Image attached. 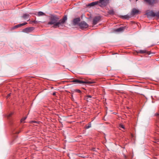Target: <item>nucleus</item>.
<instances>
[{
    "label": "nucleus",
    "mask_w": 159,
    "mask_h": 159,
    "mask_svg": "<svg viewBox=\"0 0 159 159\" xmlns=\"http://www.w3.org/2000/svg\"><path fill=\"white\" fill-rule=\"evenodd\" d=\"M72 81L73 82L75 83L79 84H91L93 83L91 81H83L77 79H74Z\"/></svg>",
    "instance_id": "obj_2"
},
{
    "label": "nucleus",
    "mask_w": 159,
    "mask_h": 159,
    "mask_svg": "<svg viewBox=\"0 0 159 159\" xmlns=\"http://www.w3.org/2000/svg\"><path fill=\"white\" fill-rule=\"evenodd\" d=\"M67 20L66 16H64V17L58 20L59 18L56 16H52L49 18L50 21L48 23V25H53V27L55 28L59 27L60 25L63 26V25Z\"/></svg>",
    "instance_id": "obj_1"
},
{
    "label": "nucleus",
    "mask_w": 159,
    "mask_h": 159,
    "mask_svg": "<svg viewBox=\"0 0 159 159\" xmlns=\"http://www.w3.org/2000/svg\"><path fill=\"white\" fill-rule=\"evenodd\" d=\"M147 51L145 50H140L138 52L140 53H144L146 52Z\"/></svg>",
    "instance_id": "obj_16"
},
{
    "label": "nucleus",
    "mask_w": 159,
    "mask_h": 159,
    "mask_svg": "<svg viewBox=\"0 0 159 159\" xmlns=\"http://www.w3.org/2000/svg\"><path fill=\"white\" fill-rule=\"evenodd\" d=\"M80 28L82 29H86L88 27L89 25L85 21H82L79 24Z\"/></svg>",
    "instance_id": "obj_5"
},
{
    "label": "nucleus",
    "mask_w": 159,
    "mask_h": 159,
    "mask_svg": "<svg viewBox=\"0 0 159 159\" xmlns=\"http://www.w3.org/2000/svg\"><path fill=\"white\" fill-rule=\"evenodd\" d=\"M91 127V124H89L88 125H86V128L87 129H89Z\"/></svg>",
    "instance_id": "obj_20"
},
{
    "label": "nucleus",
    "mask_w": 159,
    "mask_h": 159,
    "mask_svg": "<svg viewBox=\"0 0 159 159\" xmlns=\"http://www.w3.org/2000/svg\"><path fill=\"white\" fill-rule=\"evenodd\" d=\"M101 17L100 16H95L93 19V24L95 25L97 24L100 20Z\"/></svg>",
    "instance_id": "obj_6"
},
{
    "label": "nucleus",
    "mask_w": 159,
    "mask_h": 159,
    "mask_svg": "<svg viewBox=\"0 0 159 159\" xmlns=\"http://www.w3.org/2000/svg\"><path fill=\"white\" fill-rule=\"evenodd\" d=\"M80 20V17L74 19L73 20V24L74 25H78L79 22Z\"/></svg>",
    "instance_id": "obj_8"
},
{
    "label": "nucleus",
    "mask_w": 159,
    "mask_h": 159,
    "mask_svg": "<svg viewBox=\"0 0 159 159\" xmlns=\"http://www.w3.org/2000/svg\"><path fill=\"white\" fill-rule=\"evenodd\" d=\"M75 91L79 93H80L81 92V91L80 90L78 89H75Z\"/></svg>",
    "instance_id": "obj_19"
},
{
    "label": "nucleus",
    "mask_w": 159,
    "mask_h": 159,
    "mask_svg": "<svg viewBox=\"0 0 159 159\" xmlns=\"http://www.w3.org/2000/svg\"><path fill=\"white\" fill-rule=\"evenodd\" d=\"M26 118V117H24L23 118H22L21 120V122H23Z\"/></svg>",
    "instance_id": "obj_18"
},
{
    "label": "nucleus",
    "mask_w": 159,
    "mask_h": 159,
    "mask_svg": "<svg viewBox=\"0 0 159 159\" xmlns=\"http://www.w3.org/2000/svg\"><path fill=\"white\" fill-rule=\"evenodd\" d=\"M139 12V11L138 10L134 8L133 9L132 11V14L133 15H134L137 14H138Z\"/></svg>",
    "instance_id": "obj_12"
},
{
    "label": "nucleus",
    "mask_w": 159,
    "mask_h": 159,
    "mask_svg": "<svg viewBox=\"0 0 159 159\" xmlns=\"http://www.w3.org/2000/svg\"><path fill=\"white\" fill-rule=\"evenodd\" d=\"M98 3V1L93 2L88 5V6H93L97 5Z\"/></svg>",
    "instance_id": "obj_13"
},
{
    "label": "nucleus",
    "mask_w": 159,
    "mask_h": 159,
    "mask_svg": "<svg viewBox=\"0 0 159 159\" xmlns=\"http://www.w3.org/2000/svg\"><path fill=\"white\" fill-rule=\"evenodd\" d=\"M148 16H156V13H155L153 11H150L147 13Z\"/></svg>",
    "instance_id": "obj_9"
},
{
    "label": "nucleus",
    "mask_w": 159,
    "mask_h": 159,
    "mask_svg": "<svg viewBox=\"0 0 159 159\" xmlns=\"http://www.w3.org/2000/svg\"><path fill=\"white\" fill-rule=\"evenodd\" d=\"M109 13L111 14H113L114 13V11L112 10L110 11H109Z\"/></svg>",
    "instance_id": "obj_21"
},
{
    "label": "nucleus",
    "mask_w": 159,
    "mask_h": 159,
    "mask_svg": "<svg viewBox=\"0 0 159 159\" xmlns=\"http://www.w3.org/2000/svg\"><path fill=\"white\" fill-rule=\"evenodd\" d=\"M38 16H41L45 15V14L42 12L39 11L38 12Z\"/></svg>",
    "instance_id": "obj_15"
},
{
    "label": "nucleus",
    "mask_w": 159,
    "mask_h": 159,
    "mask_svg": "<svg viewBox=\"0 0 159 159\" xmlns=\"http://www.w3.org/2000/svg\"><path fill=\"white\" fill-rule=\"evenodd\" d=\"M159 142V139H157V142Z\"/></svg>",
    "instance_id": "obj_29"
},
{
    "label": "nucleus",
    "mask_w": 159,
    "mask_h": 159,
    "mask_svg": "<svg viewBox=\"0 0 159 159\" xmlns=\"http://www.w3.org/2000/svg\"><path fill=\"white\" fill-rule=\"evenodd\" d=\"M109 0H99V6L101 7L106 6L109 3Z\"/></svg>",
    "instance_id": "obj_4"
},
{
    "label": "nucleus",
    "mask_w": 159,
    "mask_h": 159,
    "mask_svg": "<svg viewBox=\"0 0 159 159\" xmlns=\"http://www.w3.org/2000/svg\"><path fill=\"white\" fill-rule=\"evenodd\" d=\"M125 19H127L128 18V16H125L123 17Z\"/></svg>",
    "instance_id": "obj_26"
},
{
    "label": "nucleus",
    "mask_w": 159,
    "mask_h": 159,
    "mask_svg": "<svg viewBox=\"0 0 159 159\" xmlns=\"http://www.w3.org/2000/svg\"><path fill=\"white\" fill-rule=\"evenodd\" d=\"M27 24V22H24L23 23L17 25H16L15 26H14L13 27V29H15L18 28L20 27L21 26H22L24 25H26Z\"/></svg>",
    "instance_id": "obj_11"
},
{
    "label": "nucleus",
    "mask_w": 159,
    "mask_h": 159,
    "mask_svg": "<svg viewBox=\"0 0 159 159\" xmlns=\"http://www.w3.org/2000/svg\"><path fill=\"white\" fill-rule=\"evenodd\" d=\"M34 28L33 27H30L29 28H27L23 30V31L24 32L26 33H29L31 32L34 30Z\"/></svg>",
    "instance_id": "obj_7"
},
{
    "label": "nucleus",
    "mask_w": 159,
    "mask_h": 159,
    "mask_svg": "<svg viewBox=\"0 0 159 159\" xmlns=\"http://www.w3.org/2000/svg\"><path fill=\"white\" fill-rule=\"evenodd\" d=\"M12 115V113H10V114H9V115H8L7 117L8 118H9V117H10Z\"/></svg>",
    "instance_id": "obj_23"
},
{
    "label": "nucleus",
    "mask_w": 159,
    "mask_h": 159,
    "mask_svg": "<svg viewBox=\"0 0 159 159\" xmlns=\"http://www.w3.org/2000/svg\"><path fill=\"white\" fill-rule=\"evenodd\" d=\"M149 5L153 6L154 4L158 2V0H143Z\"/></svg>",
    "instance_id": "obj_3"
},
{
    "label": "nucleus",
    "mask_w": 159,
    "mask_h": 159,
    "mask_svg": "<svg viewBox=\"0 0 159 159\" xmlns=\"http://www.w3.org/2000/svg\"><path fill=\"white\" fill-rule=\"evenodd\" d=\"M156 16L159 17V11L158 12L156 13Z\"/></svg>",
    "instance_id": "obj_22"
},
{
    "label": "nucleus",
    "mask_w": 159,
    "mask_h": 159,
    "mask_svg": "<svg viewBox=\"0 0 159 159\" xmlns=\"http://www.w3.org/2000/svg\"><path fill=\"white\" fill-rule=\"evenodd\" d=\"M138 0H136V1H138Z\"/></svg>",
    "instance_id": "obj_32"
},
{
    "label": "nucleus",
    "mask_w": 159,
    "mask_h": 159,
    "mask_svg": "<svg viewBox=\"0 0 159 159\" xmlns=\"http://www.w3.org/2000/svg\"><path fill=\"white\" fill-rule=\"evenodd\" d=\"M119 127L120 128H122L123 129H125V127H124V125H123L122 124H120V125H119Z\"/></svg>",
    "instance_id": "obj_17"
},
{
    "label": "nucleus",
    "mask_w": 159,
    "mask_h": 159,
    "mask_svg": "<svg viewBox=\"0 0 159 159\" xmlns=\"http://www.w3.org/2000/svg\"><path fill=\"white\" fill-rule=\"evenodd\" d=\"M124 157H125V158H126V156H125V155H124Z\"/></svg>",
    "instance_id": "obj_31"
},
{
    "label": "nucleus",
    "mask_w": 159,
    "mask_h": 159,
    "mask_svg": "<svg viewBox=\"0 0 159 159\" xmlns=\"http://www.w3.org/2000/svg\"><path fill=\"white\" fill-rule=\"evenodd\" d=\"M159 115V114L158 113H156L155 114V116H158Z\"/></svg>",
    "instance_id": "obj_25"
},
{
    "label": "nucleus",
    "mask_w": 159,
    "mask_h": 159,
    "mask_svg": "<svg viewBox=\"0 0 159 159\" xmlns=\"http://www.w3.org/2000/svg\"><path fill=\"white\" fill-rule=\"evenodd\" d=\"M87 98H92V96H91V95H87V96H86Z\"/></svg>",
    "instance_id": "obj_24"
},
{
    "label": "nucleus",
    "mask_w": 159,
    "mask_h": 159,
    "mask_svg": "<svg viewBox=\"0 0 159 159\" xmlns=\"http://www.w3.org/2000/svg\"><path fill=\"white\" fill-rule=\"evenodd\" d=\"M20 132V131H18V132H15V133L17 134H19Z\"/></svg>",
    "instance_id": "obj_27"
},
{
    "label": "nucleus",
    "mask_w": 159,
    "mask_h": 159,
    "mask_svg": "<svg viewBox=\"0 0 159 159\" xmlns=\"http://www.w3.org/2000/svg\"><path fill=\"white\" fill-rule=\"evenodd\" d=\"M53 95H55V93H53Z\"/></svg>",
    "instance_id": "obj_30"
},
{
    "label": "nucleus",
    "mask_w": 159,
    "mask_h": 159,
    "mask_svg": "<svg viewBox=\"0 0 159 159\" xmlns=\"http://www.w3.org/2000/svg\"><path fill=\"white\" fill-rule=\"evenodd\" d=\"M125 27H120L116 30V31L118 32L122 31L125 29Z\"/></svg>",
    "instance_id": "obj_14"
},
{
    "label": "nucleus",
    "mask_w": 159,
    "mask_h": 159,
    "mask_svg": "<svg viewBox=\"0 0 159 159\" xmlns=\"http://www.w3.org/2000/svg\"><path fill=\"white\" fill-rule=\"evenodd\" d=\"M29 15L27 14H25L22 16V17L25 20H27V21L30 20V19L29 18Z\"/></svg>",
    "instance_id": "obj_10"
},
{
    "label": "nucleus",
    "mask_w": 159,
    "mask_h": 159,
    "mask_svg": "<svg viewBox=\"0 0 159 159\" xmlns=\"http://www.w3.org/2000/svg\"><path fill=\"white\" fill-rule=\"evenodd\" d=\"M10 94H11V93H9V94L8 95L7 97H9V96H10Z\"/></svg>",
    "instance_id": "obj_28"
}]
</instances>
